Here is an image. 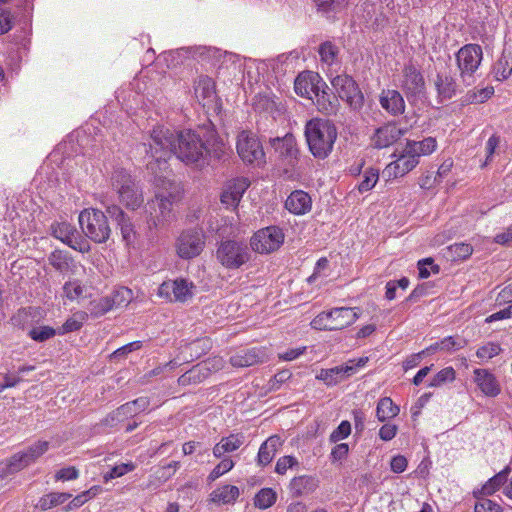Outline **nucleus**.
<instances>
[{"instance_id":"44","label":"nucleus","mask_w":512,"mask_h":512,"mask_svg":"<svg viewBox=\"0 0 512 512\" xmlns=\"http://www.w3.org/2000/svg\"><path fill=\"white\" fill-rule=\"evenodd\" d=\"M379 179V171L374 168H368L364 171L363 179L358 185V190L360 193L367 192L371 190L377 183Z\"/></svg>"},{"instance_id":"28","label":"nucleus","mask_w":512,"mask_h":512,"mask_svg":"<svg viewBox=\"0 0 512 512\" xmlns=\"http://www.w3.org/2000/svg\"><path fill=\"white\" fill-rule=\"evenodd\" d=\"M27 466H29V463L23 452L15 453L9 459L0 463V478L15 474Z\"/></svg>"},{"instance_id":"42","label":"nucleus","mask_w":512,"mask_h":512,"mask_svg":"<svg viewBox=\"0 0 512 512\" xmlns=\"http://www.w3.org/2000/svg\"><path fill=\"white\" fill-rule=\"evenodd\" d=\"M48 449V441H37L22 452L30 465L34 463L40 456H42Z\"/></svg>"},{"instance_id":"2","label":"nucleus","mask_w":512,"mask_h":512,"mask_svg":"<svg viewBox=\"0 0 512 512\" xmlns=\"http://www.w3.org/2000/svg\"><path fill=\"white\" fill-rule=\"evenodd\" d=\"M149 142L150 158L147 162L148 171L159 181H164L170 174L168 159L171 157L172 138L169 129L163 126L155 127L150 134Z\"/></svg>"},{"instance_id":"35","label":"nucleus","mask_w":512,"mask_h":512,"mask_svg":"<svg viewBox=\"0 0 512 512\" xmlns=\"http://www.w3.org/2000/svg\"><path fill=\"white\" fill-rule=\"evenodd\" d=\"M317 486V481L311 476H299L292 479L290 483L291 491L300 496L312 492Z\"/></svg>"},{"instance_id":"48","label":"nucleus","mask_w":512,"mask_h":512,"mask_svg":"<svg viewBox=\"0 0 512 512\" xmlns=\"http://www.w3.org/2000/svg\"><path fill=\"white\" fill-rule=\"evenodd\" d=\"M455 379V370L452 367H446L439 371L430 381V387H440L447 382Z\"/></svg>"},{"instance_id":"50","label":"nucleus","mask_w":512,"mask_h":512,"mask_svg":"<svg viewBox=\"0 0 512 512\" xmlns=\"http://www.w3.org/2000/svg\"><path fill=\"white\" fill-rule=\"evenodd\" d=\"M16 14V12L13 14L10 9H0V34L7 33L12 29L15 19L18 17ZM20 20L23 19L20 18Z\"/></svg>"},{"instance_id":"11","label":"nucleus","mask_w":512,"mask_h":512,"mask_svg":"<svg viewBox=\"0 0 512 512\" xmlns=\"http://www.w3.org/2000/svg\"><path fill=\"white\" fill-rule=\"evenodd\" d=\"M331 84L339 98L347 102L352 109L358 110L363 106V94L351 76L337 75L332 79Z\"/></svg>"},{"instance_id":"56","label":"nucleus","mask_w":512,"mask_h":512,"mask_svg":"<svg viewBox=\"0 0 512 512\" xmlns=\"http://www.w3.org/2000/svg\"><path fill=\"white\" fill-rule=\"evenodd\" d=\"M501 351V348L499 345L495 343H488L484 346H481L478 348L476 355L478 358L482 360H488L493 358L494 356L498 355Z\"/></svg>"},{"instance_id":"61","label":"nucleus","mask_w":512,"mask_h":512,"mask_svg":"<svg viewBox=\"0 0 512 512\" xmlns=\"http://www.w3.org/2000/svg\"><path fill=\"white\" fill-rule=\"evenodd\" d=\"M465 344V341L463 339H454L453 337L449 336L444 338L443 340L439 341L440 351H456L460 348H462Z\"/></svg>"},{"instance_id":"8","label":"nucleus","mask_w":512,"mask_h":512,"mask_svg":"<svg viewBox=\"0 0 512 512\" xmlns=\"http://www.w3.org/2000/svg\"><path fill=\"white\" fill-rule=\"evenodd\" d=\"M177 255L185 260L193 259L201 254L205 247V236L201 229L184 230L176 240Z\"/></svg>"},{"instance_id":"6","label":"nucleus","mask_w":512,"mask_h":512,"mask_svg":"<svg viewBox=\"0 0 512 512\" xmlns=\"http://www.w3.org/2000/svg\"><path fill=\"white\" fill-rule=\"evenodd\" d=\"M483 59L482 47L478 44H466L456 53V62L460 71V78L466 86L475 81V73Z\"/></svg>"},{"instance_id":"37","label":"nucleus","mask_w":512,"mask_h":512,"mask_svg":"<svg viewBox=\"0 0 512 512\" xmlns=\"http://www.w3.org/2000/svg\"><path fill=\"white\" fill-rule=\"evenodd\" d=\"M195 95L200 100H206L213 97L215 93V85L213 80L208 76H200L195 82Z\"/></svg>"},{"instance_id":"15","label":"nucleus","mask_w":512,"mask_h":512,"mask_svg":"<svg viewBox=\"0 0 512 512\" xmlns=\"http://www.w3.org/2000/svg\"><path fill=\"white\" fill-rule=\"evenodd\" d=\"M405 129L397 126L395 122H388L377 128L371 138L374 148L383 149L396 143L404 134Z\"/></svg>"},{"instance_id":"46","label":"nucleus","mask_w":512,"mask_h":512,"mask_svg":"<svg viewBox=\"0 0 512 512\" xmlns=\"http://www.w3.org/2000/svg\"><path fill=\"white\" fill-rule=\"evenodd\" d=\"M318 52H319L321 61H323L324 63H326L328 65H331L335 61V59L339 53V50H338L337 46L334 45L332 42L326 41L319 46Z\"/></svg>"},{"instance_id":"34","label":"nucleus","mask_w":512,"mask_h":512,"mask_svg":"<svg viewBox=\"0 0 512 512\" xmlns=\"http://www.w3.org/2000/svg\"><path fill=\"white\" fill-rule=\"evenodd\" d=\"M71 497H72V494H70V493L52 492V493L46 494L43 497H41L39 499L36 507L42 511H46V510L56 507L60 504H63Z\"/></svg>"},{"instance_id":"45","label":"nucleus","mask_w":512,"mask_h":512,"mask_svg":"<svg viewBox=\"0 0 512 512\" xmlns=\"http://www.w3.org/2000/svg\"><path fill=\"white\" fill-rule=\"evenodd\" d=\"M89 311L94 317H100L113 309L108 296L90 302Z\"/></svg>"},{"instance_id":"1","label":"nucleus","mask_w":512,"mask_h":512,"mask_svg":"<svg viewBox=\"0 0 512 512\" xmlns=\"http://www.w3.org/2000/svg\"><path fill=\"white\" fill-rule=\"evenodd\" d=\"M171 136V152L186 164L203 166L210 160H222L227 154V147L219 137L214 125H204L199 132L184 130L174 132Z\"/></svg>"},{"instance_id":"63","label":"nucleus","mask_w":512,"mask_h":512,"mask_svg":"<svg viewBox=\"0 0 512 512\" xmlns=\"http://www.w3.org/2000/svg\"><path fill=\"white\" fill-rule=\"evenodd\" d=\"M141 347V341H134L118 348L116 351L112 353L111 357L114 359H120L126 356L127 354L131 353L132 351L140 349Z\"/></svg>"},{"instance_id":"25","label":"nucleus","mask_w":512,"mask_h":512,"mask_svg":"<svg viewBox=\"0 0 512 512\" xmlns=\"http://www.w3.org/2000/svg\"><path fill=\"white\" fill-rule=\"evenodd\" d=\"M328 314L331 319L333 330H341L353 324L358 318L356 308L349 307L334 308L328 311Z\"/></svg>"},{"instance_id":"9","label":"nucleus","mask_w":512,"mask_h":512,"mask_svg":"<svg viewBox=\"0 0 512 512\" xmlns=\"http://www.w3.org/2000/svg\"><path fill=\"white\" fill-rule=\"evenodd\" d=\"M178 197V191L158 193L155 195V200L147 203L146 210L150 213L148 224L150 227L162 226L170 216L172 205Z\"/></svg>"},{"instance_id":"19","label":"nucleus","mask_w":512,"mask_h":512,"mask_svg":"<svg viewBox=\"0 0 512 512\" xmlns=\"http://www.w3.org/2000/svg\"><path fill=\"white\" fill-rule=\"evenodd\" d=\"M379 102L381 107L392 116H398L405 112L404 98L397 90H383L380 94Z\"/></svg>"},{"instance_id":"5","label":"nucleus","mask_w":512,"mask_h":512,"mask_svg":"<svg viewBox=\"0 0 512 512\" xmlns=\"http://www.w3.org/2000/svg\"><path fill=\"white\" fill-rule=\"evenodd\" d=\"M79 224L83 233L95 243H105L110 237L107 213L101 210H83L79 215Z\"/></svg>"},{"instance_id":"47","label":"nucleus","mask_w":512,"mask_h":512,"mask_svg":"<svg viewBox=\"0 0 512 512\" xmlns=\"http://www.w3.org/2000/svg\"><path fill=\"white\" fill-rule=\"evenodd\" d=\"M125 404L118 407L115 411L105 417L103 423L107 426H114L119 422L131 417V414Z\"/></svg>"},{"instance_id":"21","label":"nucleus","mask_w":512,"mask_h":512,"mask_svg":"<svg viewBox=\"0 0 512 512\" xmlns=\"http://www.w3.org/2000/svg\"><path fill=\"white\" fill-rule=\"evenodd\" d=\"M418 163L419 158L414 153H408V146H406L398 159L389 164L384 172H387L389 176L392 174L394 177L403 176L415 168Z\"/></svg>"},{"instance_id":"16","label":"nucleus","mask_w":512,"mask_h":512,"mask_svg":"<svg viewBox=\"0 0 512 512\" xmlns=\"http://www.w3.org/2000/svg\"><path fill=\"white\" fill-rule=\"evenodd\" d=\"M50 230L55 238L61 240L69 247L81 252L85 251V248L82 247L81 236L71 224L67 222L54 223L51 225Z\"/></svg>"},{"instance_id":"43","label":"nucleus","mask_w":512,"mask_h":512,"mask_svg":"<svg viewBox=\"0 0 512 512\" xmlns=\"http://www.w3.org/2000/svg\"><path fill=\"white\" fill-rule=\"evenodd\" d=\"M85 287L78 280L68 281L63 286V294L69 300L84 298Z\"/></svg>"},{"instance_id":"57","label":"nucleus","mask_w":512,"mask_h":512,"mask_svg":"<svg viewBox=\"0 0 512 512\" xmlns=\"http://www.w3.org/2000/svg\"><path fill=\"white\" fill-rule=\"evenodd\" d=\"M135 469V465L133 463H122L120 465H116L111 469V471L104 475L105 481L110 479H114L117 477H121L126 473L133 471Z\"/></svg>"},{"instance_id":"13","label":"nucleus","mask_w":512,"mask_h":512,"mask_svg":"<svg viewBox=\"0 0 512 512\" xmlns=\"http://www.w3.org/2000/svg\"><path fill=\"white\" fill-rule=\"evenodd\" d=\"M400 82V87L409 102L416 101L423 96L425 81L421 72L414 65H405Z\"/></svg>"},{"instance_id":"38","label":"nucleus","mask_w":512,"mask_h":512,"mask_svg":"<svg viewBox=\"0 0 512 512\" xmlns=\"http://www.w3.org/2000/svg\"><path fill=\"white\" fill-rule=\"evenodd\" d=\"M511 469L506 466L502 471L490 478L482 487V493L484 495H492L495 493L504 483H506L508 475Z\"/></svg>"},{"instance_id":"55","label":"nucleus","mask_w":512,"mask_h":512,"mask_svg":"<svg viewBox=\"0 0 512 512\" xmlns=\"http://www.w3.org/2000/svg\"><path fill=\"white\" fill-rule=\"evenodd\" d=\"M449 250L453 257L456 259H466L473 252L472 246L466 243H456L454 245H451L449 247Z\"/></svg>"},{"instance_id":"12","label":"nucleus","mask_w":512,"mask_h":512,"mask_svg":"<svg viewBox=\"0 0 512 512\" xmlns=\"http://www.w3.org/2000/svg\"><path fill=\"white\" fill-rule=\"evenodd\" d=\"M237 153L240 158L249 164L263 162L265 153L256 136L248 131H242L237 137Z\"/></svg>"},{"instance_id":"23","label":"nucleus","mask_w":512,"mask_h":512,"mask_svg":"<svg viewBox=\"0 0 512 512\" xmlns=\"http://www.w3.org/2000/svg\"><path fill=\"white\" fill-rule=\"evenodd\" d=\"M285 207L293 214L303 215L311 210L312 200L308 193L295 190L286 199Z\"/></svg>"},{"instance_id":"62","label":"nucleus","mask_w":512,"mask_h":512,"mask_svg":"<svg viewBox=\"0 0 512 512\" xmlns=\"http://www.w3.org/2000/svg\"><path fill=\"white\" fill-rule=\"evenodd\" d=\"M428 266H430L431 271L433 273L439 272V266L433 263L432 258H426L418 262V270L420 278H428L430 276V271L428 270Z\"/></svg>"},{"instance_id":"58","label":"nucleus","mask_w":512,"mask_h":512,"mask_svg":"<svg viewBox=\"0 0 512 512\" xmlns=\"http://www.w3.org/2000/svg\"><path fill=\"white\" fill-rule=\"evenodd\" d=\"M150 402L147 397H139L131 402L125 403L126 407H129L128 410L131 414V417L135 416L136 414L145 411Z\"/></svg>"},{"instance_id":"30","label":"nucleus","mask_w":512,"mask_h":512,"mask_svg":"<svg viewBox=\"0 0 512 512\" xmlns=\"http://www.w3.org/2000/svg\"><path fill=\"white\" fill-rule=\"evenodd\" d=\"M281 445L280 437L271 436L260 446L258 452V463L262 466L268 465L275 456L278 447Z\"/></svg>"},{"instance_id":"33","label":"nucleus","mask_w":512,"mask_h":512,"mask_svg":"<svg viewBox=\"0 0 512 512\" xmlns=\"http://www.w3.org/2000/svg\"><path fill=\"white\" fill-rule=\"evenodd\" d=\"M408 153H414L418 158L421 155H429L435 151L437 147L436 139L433 137H427L422 141H408Z\"/></svg>"},{"instance_id":"20","label":"nucleus","mask_w":512,"mask_h":512,"mask_svg":"<svg viewBox=\"0 0 512 512\" xmlns=\"http://www.w3.org/2000/svg\"><path fill=\"white\" fill-rule=\"evenodd\" d=\"M272 145L279 156L286 160L288 165L294 166L296 164L299 150L295 138L292 135L273 139Z\"/></svg>"},{"instance_id":"22","label":"nucleus","mask_w":512,"mask_h":512,"mask_svg":"<svg viewBox=\"0 0 512 512\" xmlns=\"http://www.w3.org/2000/svg\"><path fill=\"white\" fill-rule=\"evenodd\" d=\"M354 373H356L355 366L345 364L330 369H321L316 375V379L322 380L328 386H333L352 376Z\"/></svg>"},{"instance_id":"36","label":"nucleus","mask_w":512,"mask_h":512,"mask_svg":"<svg viewBox=\"0 0 512 512\" xmlns=\"http://www.w3.org/2000/svg\"><path fill=\"white\" fill-rule=\"evenodd\" d=\"M399 411V407L393 403L391 398L384 397L377 404L376 416L379 421L384 422L386 419L397 416Z\"/></svg>"},{"instance_id":"26","label":"nucleus","mask_w":512,"mask_h":512,"mask_svg":"<svg viewBox=\"0 0 512 512\" xmlns=\"http://www.w3.org/2000/svg\"><path fill=\"white\" fill-rule=\"evenodd\" d=\"M265 354L257 348L240 350L231 356L230 363L234 367H249L263 362Z\"/></svg>"},{"instance_id":"52","label":"nucleus","mask_w":512,"mask_h":512,"mask_svg":"<svg viewBox=\"0 0 512 512\" xmlns=\"http://www.w3.org/2000/svg\"><path fill=\"white\" fill-rule=\"evenodd\" d=\"M351 433V424L348 421H342L339 426L330 434L329 441L337 443L340 440L347 438Z\"/></svg>"},{"instance_id":"17","label":"nucleus","mask_w":512,"mask_h":512,"mask_svg":"<svg viewBox=\"0 0 512 512\" xmlns=\"http://www.w3.org/2000/svg\"><path fill=\"white\" fill-rule=\"evenodd\" d=\"M106 213L119 226L123 240L127 244L132 243L135 238L134 226L125 212L119 206L112 204L106 207Z\"/></svg>"},{"instance_id":"24","label":"nucleus","mask_w":512,"mask_h":512,"mask_svg":"<svg viewBox=\"0 0 512 512\" xmlns=\"http://www.w3.org/2000/svg\"><path fill=\"white\" fill-rule=\"evenodd\" d=\"M474 381L486 396L495 397L500 393L496 377L486 369H475Z\"/></svg>"},{"instance_id":"4","label":"nucleus","mask_w":512,"mask_h":512,"mask_svg":"<svg viewBox=\"0 0 512 512\" xmlns=\"http://www.w3.org/2000/svg\"><path fill=\"white\" fill-rule=\"evenodd\" d=\"M111 184L118 194L119 201L127 209L136 210L142 205V191L127 170L115 169L111 176Z\"/></svg>"},{"instance_id":"7","label":"nucleus","mask_w":512,"mask_h":512,"mask_svg":"<svg viewBox=\"0 0 512 512\" xmlns=\"http://www.w3.org/2000/svg\"><path fill=\"white\" fill-rule=\"evenodd\" d=\"M216 257L227 269H238L251 258L250 248L244 242L226 240L220 243Z\"/></svg>"},{"instance_id":"10","label":"nucleus","mask_w":512,"mask_h":512,"mask_svg":"<svg viewBox=\"0 0 512 512\" xmlns=\"http://www.w3.org/2000/svg\"><path fill=\"white\" fill-rule=\"evenodd\" d=\"M284 242V233L279 227L269 226L258 230L250 240V247L260 254L276 251Z\"/></svg>"},{"instance_id":"51","label":"nucleus","mask_w":512,"mask_h":512,"mask_svg":"<svg viewBox=\"0 0 512 512\" xmlns=\"http://www.w3.org/2000/svg\"><path fill=\"white\" fill-rule=\"evenodd\" d=\"M245 441L242 434H231L228 437H223L220 442L224 446L227 453L237 450Z\"/></svg>"},{"instance_id":"29","label":"nucleus","mask_w":512,"mask_h":512,"mask_svg":"<svg viewBox=\"0 0 512 512\" xmlns=\"http://www.w3.org/2000/svg\"><path fill=\"white\" fill-rule=\"evenodd\" d=\"M318 75H311L309 72L300 73L294 81V89L297 95L310 98V93H315L318 86H315L314 80Z\"/></svg>"},{"instance_id":"60","label":"nucleus","mask_w":512,"mask_h":512,"mask_svg":"<svg viewBox=\"0 0 512 512\" xmlns=\"http://www.w3.org/2000/svg\"><path fill=\"white\" fill-rule=\"evenodd\" d=\"M475 512H502V508L496 502L490 499L479 500L474 507Z\"/></svg>"},{"instance_id":"41","label":"nucleus","mask_w":512,"mask_h":512,"mask_svg":"<svg viewBox=\"0 0 512 512\" xmlns=\"http://www.w3.org/2000/svg\"><path fill=\"white\" fill-rule=\"evenodd\" d=\"M110 302L114 308H120L127 306L132 300L133 293L126 287H121L115 290L110 296H108Z\"/></svg>"},{"instance_id":"39","label":"nucleus","mask_w":512,"mask_h":512,"mask_svg":"<svg viewBox=\"0 0 512 512\" xmlns=\"http://www.w3.org/2000/svg\"><path fill=\"white\" fill-rule=\"evenodd\" d=\"M512 73V57L502 54L493 67L494 77L499 80L507 79Z\"/></svg>"},{"instance_id":"54","label":"nucleus","mask_w":512,"mask_h":512,"mask_svg":"<svg viewBox=\"0 0 512 512\" xmlns=\"http://www.w3.org/2000/svg\"><path fill=\"white\" fill-rule=\"evenodd\" d=\"M234 467V462L230 458H224L209 474L208 479L215 481L224 473L230 471Z\"/></svg>"},{"instance_id":"64","label":"nucleus","mask_w":512,"mask_h":512,"mask_svg":"<svg viewBox=\"0 0 512 512\" xmlns=\"http://www.w3.org/2000/svg\"><path fill=\"white\" fill-rule=\"evenodd\" d=\"M349 452V446L346 443L337 444L333 447L330 458L332 462L344 460Z\"/></svg>"},{"instance_id":"31","label":"nucleus","mask_w":512,"mask_h":512,"mask_svg":"<svg viewBox=\"0 0 512 512\" xmlns=\"http://www.w3.org/2000/svg\"><path fill=\"white\" fill-rule=\"evenodd\" d=\"M239 488L234 485H225L214 490L211 494V501L221 504H231L239 497Z\"/></svg>"},{"instance_id":"53","label":"nucleus","mask_w":512,"mask_h":512,"mask_svg":"<svg viewBox=\"0 0 512 512\" xmlns=\"http://www.w3.org/2000/svg\"><path fill=\"white\" fill-rule=\"evenodd\" d=\"M318 8L324 12L337 11L348 4L349 0H314Z\"/></svg>"},{"instance_id":"49","label":"nucleus","mask_w":512,"mask_h":512,"mask_svg":"<svg viewBox=\"0 0 512 512\" xmlns=\"http://www.w3.org/2000/svg\"><path fill=\"white\" fill-rule=\"evenodd\" d=\"M55 334V329L49 326L34 327L28 333L31 339H33L36 342H44L55 336Z\"/></svg>"},{"instance_id":"59","label":"nucleus","mask_w":512,"mask_h":512,"mask_svg":"<svg viewBox=\"0 0 512 512\" xmlns=\"http://www.w3.org/2000/svg\"><path fill=\"white\" fill-rule=\"evenodd\" d=\"M311 325L314 329L318 330H333V326L331 324V319L329 317L328 312H322L318 314L311 322Z\"/></svg>"},{"instance_id":"32","label":"nucleus","mask_w":512,"mask_h":512,"mask_svg":"<svg viewBox=\"0 0 512 512\" xmlns=\"http://www.w3.org/2000/svg\"><path fill=\"white\" fill-rule=\"evenodd\" d=\"M435 86L441 100L451 99L455 95L456 83L450 76L438 74Z\"/></svg>"},{"instance_id":"3","label":"nucleus","mask_w":512,"mask_h":512,"mask_svg":"<svg viewBox=\"0 0 512 512\" xmlns=\"http://www.w3.org/2000/svg\"><path fill=\"white\" fill-rule=\"evenodd\" d=\"M337 128L329 120L313 118L305 125V138L311 154L318 159L327 158L337 139Z\"/></svg>"},{"instance_id":"27","label":"nucleus","mask_w":512,"mask_h":512,"mask_svg":"<svg viewBox=\"0 0 512 512\" xmlns=\"http://www.w3.org/2000/svg\"><path fill=\"white\" fill-rule=\"evenodd\" d=\"M315 96L316 106L321 113L328 116L335 115L337 113L339 108V100L335 94L326 90L320 91V88L317 87Z\"/></svg>"},{"instance_id":"40","label":"nucleus","mask_w":512,"mask_h":512,"mask_svg":"<svg viewBox=\"0 0 512 512\" xmlns=\"http://www.w3.org/2000/svg\"><path fill=\"white\" fill-rule=\"evenodd\" d=\"M277 499L276 492L271 488L261 489L254 497V505L259 509L271 507Z\"/></svg>"},{"instance_id":"14","label":"nucleus","mask_w":512,"mask_h":512,"mask_svg":"<svg viewBox=\"0 0 512 512\" xmlns=\"http://www.w3.org/2000/svg\"><path fill=\"white\" fill-rule=\"evenodd\" d=\"M195 286L193 282L183 278L164 282L159 287V294L171 301L186 302L193 297Z\"/></svg>"},{"instance_id":"18","label":"nucleus","mask_w":512,"mask_h":512,"mask_svg":"<svg viewBox=\"0 0 512 512\" xmlns=\"http://www.w3.org/2000/svg\"><path fill=\"white\" fill-rule=\"evenodd\" d=\"M248 187L249 183L246 179L238 178L230 181L221 194V203L227 208L237 207Z\"/></svg>"}]
</instances>
